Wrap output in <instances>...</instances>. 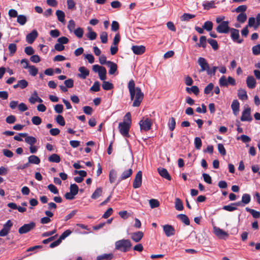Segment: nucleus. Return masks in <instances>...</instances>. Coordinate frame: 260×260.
Masks as SVG:
<instances>
[{
    "mask_svg": "<svg viewBox=\"0 0 260 260\" xmlns=\"http://www.w3.org/2000/svg\"><path fill=\"white\" fill-rule=\"evenodd\" d=\"M247 15L245 13H240L237 17V20L241 23H244V22H245V21L247 19Z\"/></svg>",
    "mask_w": 260,
    "mask_h": 260,
    "instance_id": "obj_40",
    "label": "nucleus"
},
{
    "mask_svg": "<svg viewBox=\"0 0 260 260\" xmlns=\"http://www.w3.org/2000/svg\"><path fill=\"white\" fill-rule=\"evenodd\" d=\"M196 17L195 15L189 13H184L180 17L181 21H188Z\"/></svg>",
    "mask_w": 260,
    "mask_h": 260,
    "instance_id": "obj_36",
    "label": "nucleus"
},
{
    "mask_svg": "<svg viewBox=\"0 0 260 260\" xmlns=\"http://www.w3.org/2000/svg\"><path fill=\"white\" fill-rule=\"evenodd\" d=\"M87 29L89 30V32L86 34L87 38L90 40H95L97 37L96 33L92 31L90 27H88Z\"/></svg>",
    "mask_w": 260,
    "mask_h": 260,
    "instance_id": "obj_34",
    "label": "nucleus"
},
{
    "mask_svg": "<svg viewBox=\"0 0 260 260\" xmlns=\"http://www.w3.org/2000/svg\"><path fill=\"white\" fill-rule=\"evenodd\" d=\"M251 201V197L249 194L244 193L242 195L241 201L232 203V205L235 206H244L245 205L248 204Z\"/></svg>",
    "mask_w": 260,
    "mask_h": 260,
    "instance_id": "obj_8",
    "label": "nucleus"
},
{
    "mask_svg": "<svg viewBox=\"0 0 260 260\" xmlns=\"http://www.w3.org/2000/svg\"><path fill=\"white\" fill-rule=\"evenodd\" d=\"M68 29L69 30V31L70 32H72L73 31V30H75V21L71 19L70 20L69 22H68Z\"/></svg>",
    "mask_w": 260,
    "mask_h": 260,
    "instance_id": "obj_62",
    "label": "nucleus"
},
{
    "mask_svg": "<svg viewBox=\"0 0 260 260\" xmlns=\"http://www.w3.org/2000/svg\"><path fill=\"white\" fill-rule=\"evenodd\" d=\"M19 135L21 136V137L25 138V142L30 145H33L37 142V139L35 137L28 136L27 133H19Z\"/></svg>",
    "mask_w": 260,
    "mask_h": 260,
    "instance_id": "obj_14",
    "label": "nucleus"
},
{
    "mask_svg": "<svg viewBox=\"0 0 260 260\" xmlns=\"http://www.w3.org/2000/svg\"><path fill=\"white\" fill-rule=\"evenodd\" d=\"M35 227L36 223L31 221L21 226L18 230V232L20 234H26L34 229Z\"/></svg>",
    "mask_w": 260,
    "mask_h": 260,
    "instance_id": "obj_6",
    "label": "nucleus"
},
{
    "mask_svg": "<svg viewBox=\"0 0 260 260\" xmlns=\"http://www.w3.org/2000/svg\"><path fill=\"white\" fill-rule=\"evenodd\" d=\"M240 103L237 100H233L231 104V108L235 115H237L239 111Z\"/></svg>",
    "mask_w": 260,
    "mask_h": 260,
    "instance_id": "obj_21",
    "label": "nucleus"
},
{
    "mask_svg": "<svg viewBox=\"0 0 260 260\" xmlns=\"http://www.w3.org/2000/svg\"><path fill=\"white\" fill-rule=\"evenodd\" d=\"M107 66L110 68L109 74L110 75H113L117 70V64L111 61H108Z\"/></svg>",
    "mask_w": 260,
    "mask_h": 260,
    "instance_id": "obj_22",
    "label": "nucleus"
},
{
    "mask_svg": "<svg viewBox=\"0 0 260 260\" xmlns=\"http://www.w3.org/2000/svg\"><path fill=\"white\" fill-rule=\"evenodd\" d=\"M34 95H35V97H34L33 96H31L29 98V100H28L29 102L31 104H35L36 102H39V103H42L43 102V100L40 98H39L38 96V93H37V91H35L34 92Z\"/></svg>",
    "mask_w": 260,
    "mask_h": 260,
    "instance_id": "obj_28",
    "label": "nucleus"
},
{
    "mask_svg": "<svg viewBox=\"0 0 260 260\" xmlns=\"http://www.w3.org/2000/svg\"><path fill=\"white\" fill-rule=\"evenodd\" d=\"M103 189L101 187L97 188L93 193L92 194L91 198L93 200H95L102 195Z\"/></svg>",
    "mask_w": 260,
    "mask_h": 260,
    "instance_id": "obj_31",
    "label": "nucleus"
},
{
    "mask_svg": "<svg viewBox=\"0 0 260 260\" xmlns=\"http://www.w3.org/2000/svg\"><path fill=\"white\" fill-rule=\"evenodd\" d=\"M74 34L76 37L79 38H81L83 37L84 30L81 27H78L74 30Z\"/></svg>",
    "mask_w": 260,
    "mask_h": 260,
    "instance_id": "obj_51",
    "label": "nucleus"
},
{
    "mask_svg": "<svg viewBox=\"0 0 260 260\" xmlns=\"http://www.w3.org/2000/svg\"><path fill=\"white\" fill-rule=\"evenodd\" d=\"M240 119L242 121L250 122L252 120V118L251 116L250 108L248 107L243 110Z\"/></svg>",
    "mask_w": 260,
    "mask_h": 260,
    "instance_id": "obj_11",
    "label": "nucleus"
},
{
    "mask_svg": "<svg viewBox=\"0 0 260 260\" xmlns=\"http://www.w3.org/2000/svg\"><path fill=\"white\" fill-rule=\"evenodd\" d=\"M38 36V32L36 29L32 30L31 32L27 35L26 37V42L30 44L33 43Z\"/></svg>",
    "mask_w": 260,
    "mask_h": 260,
    "instance_id": "obj_13",
    "label": "nucleus"
},
{
    "mask_svg": "<svg viewBox=\"0 0 260 260\" xmlns=\"http://www.w3.org/2000/svg\"><path fill=\"white\" fill-rule=\"evenodd\" d=\"M18 83L19 87L22 89L26 88L28 84V82L24 79L19 80Z\"/></svg>",
    "mask_w": 260,
    "mask_h": 260,
    "instance_id": "obj_58",
    "label": "nucleus"
},
{
    "mask_svg": "<svg viewBox=\"0 0 260 260\" xmlns=\"http://www.w3.org/2000/svg\"><path fill=\"white\" fill-rule=\"evenodd\" d=\"M28 162L35 165H38L40 163V159L36 155H32L28 157Z\"/></svg>",
    "mask_w": 260,
    "mask_h": 260,
    "instance_id": "obj_25",
    "label": "nucleus"
},
{
    "mask_svg": "<svg viewBox=\"0 0 260 260\" xmlns=\"http://www.w3.org/2000/svg\"><path fill=\"white\" fill-rule=\"evenodd\" d=\"M252 53L254 55L260 54V44L255 45L252 48Z\"/></svg>",
    "mask_w": 260,
    "mask_h": 260,
    "instance_id": "obj_60",
    "label": "nucleus"
},
{
    "mask_svg": "<svg viewBox=\"0 0 260 260\" xmlns=\"http://www.w3.org/2000/svg\"><path fill=\"white\" fill-rule=\"evenodd\" d=\"M168 125L171 131L174 130L176 126V120L174 117H171L169 119Z\"/></svg>",
    "mask_w": 260,
    "mask_h": 260,
    "instance_id": "obj_38",
    "label": "nucleus"
},
{
    "mask_svg": "<svg viewBox=\"0 0 260 260\" xmlns=\"http://www.w3.org/2000/svg\"><path fill=\"white\" fill-rule=\"evenodd\" d=\"M231 29L229 21H222L216 28V31L220 34H228Z\"/></svg>",
    "mask_w": 260,
    "mask_h": 260,
    "instance_id": "obj_5",
    "label": "nucleus"
},
{
    "mask_svg": "<svg viewBox=\"0 0 260 260\" xmlns=\"http://www.w3.org/2000/svg\"><path fill=\"white\" fill-rule=\"evenodd\" d=\"M116 172L114 170H112L109 173V181L111 183H113L116 178Z\"/></svg>",
    "mask_w": 260,
    "mask_h": 260,
    "instance_id": "obj_52",
    "label": "nucleus"
},
{
    "mask_svg": "<svg viewBox=\"0 0 260 260\" xmlns=\"http://www.w3.org/2000/svg\"><path fill=\"white\" fill-rule=\"evenodd\" d=\"M28 69L29 74L32 76H35L38 73V69L34 66H29Z\"/></svg>",
    "mask_w": 260,
    "mask_h": 260,
    "instance_id": "obj_45",
    "label": "nucleus"
},
{
    "mask_svg": "<svg viewBox=\"0 0 260 260\" xmlns=\"http://www.w3.org/2000/svg\"><path fill=\"white\" fill-rule=\"evenodd\" d=\"M144 234L141 231L133 233L131 235L132 239L135 242H139L143 237Z\"/></svg>",
    "mask_w": 260,
    "mask_h": 260,
    "instance_id": "obj_19",
    "label": "nucleus"
},
{
    "mask_svg": "<svg viewBox=\"0 0 260 260\" xmlns=\"http://www.w3.org/2000/svg\"><path fill=\"white\" fill-rule=\"evenodd\" d=\"M230 31L231 32V37L232 40L238 44H241L243 42V39H240L239 30L236 28H231Z\"/></svg>",
    "mask_w": 260,
    "mask_h": 260,
    "instance_id": "obj_7",
    "label": "nucleus"
},
{
    "mask_svg": "<svg viewBox=\"0 0 260 260\" xmlns=\"http://www.w3.org/2000/svg\"><path fill=\"white\" fill-rule=\"evenodd\" d=\"M132 246L131 242L128 239H122L115 242V249L123 252L128 251Z\"/></svg>",
    "mask_w": 260,
    "mask_h": 260,
    "instance_id": "obj_1",
    "label": "nucleus"
},
{
    "mask_svg": "<svg viewBox=\"0 0 260 260\" xmlns=\"http://www.w3.org/2000/svg\"><path fill=\"white\" fill-rule=\"evenodd\" d=\"M194 147L196 149L199 150L201 149L202 145V140L199 137H196L194 138Z\"/></svg>",
    "mask_w": 260,
    "mask_h": 260,
    "instance_id": "obj_50",
    "label": "nucleus"
},
{
    "mask_svg": "<svg viewBox=\"0 0 260 260\" xmlns=\"http://www.w3.org/2000/svg\"><path fill=\"white\" fill-rule=\"evenodd\" d=\"M48 189L54 194H58L59 191L57 187L53 184H50L48 186Z\"/></svg>",
    "mask_w": 260,
    "mask_h": 260,
    "instance_id": "obj_61",
    "label": "nucleus"
},
{
    "mask_svg": "<svg viewBox=\"0 0 260 260\" xmlns=\"http://www.w3.org/2000/svg\"><path fill=\"white\" fill-rule=\"evenodd\" d=\"M128 88L131 100L133 101L135 92L136 90V87H135V83L133 80H131L129 81L128 83Z\"/></svg>",
    "mask_w": 260,
    "mask_h": 260,
    "instance_id": "obj_15",
    "label": "nucleus"
},
{
    "mask_svg": "<svg viewBox=\"0 0 260 260\" xmlns=\"http://www.w3.org/2000/svg\"><path fill=\"white\" fill-rule=\"evenodd\" d=\"M56 122L61 126H64L66 124L63 117L61 115H58L55 118Z\"/></svg>",
    "mask_w": 260,
    "mask_h": 260,
    "instance_id": "obj_47",
    "label": "nucleus"
},
{
    "mask_svg": "<svg viewBox=\"0 0 260 260\" xmlns=\"http://www.w3.org/2000/svg\"><path fill=\"white\" fill-rule=\"evenodd\" d=\"M133 174V170L132 169H129L127 170L124 171L120 177V180H125Z\"/></svg>",
    "mask_w": 260,
    "mask_h": 260,
    "instance_id": "obj_30",
    "label": "nucleus"
},
{
    "mask_svg": "<svg viewBox=\"0 0 260 260\" xmlns=\"http://www.w3.org/2000/svg\"><path fill=\"white\" fill-rule=\"evenodd\" d=\"M245 210L247 212H249L252 216V217L254 218H260V212L259 211H256L254 209H252L249 208V207H246Z\"/></svg>",
    "mask_w": 260,
    "mask_h": 260,
    "instance_id": "obj_32",
    "label": "nucleus"
},
{
    "mask_svg": "<svg viewBox=\"0 0 260 260\" xmlns=\"http://www.w3.org/2000/svg\"><path fill=\"white\" fill-rule=\"evenodd\" d=\"M203 28H204V29L208 31H211L213 28L212 22L210 21H206L203 25Z\"/></svg>",
    "mask_w": 260,
    "mask_h": 260,
    "instance_id": "obj_44",
    "label": "nucleus"
},
{
    "mask_svg": "<svg viewBox=\"0 0 260 260\" xmlns=\"http://www.w3.org/2000/svg\"><path fill=\"white\" fill-rule=\"evenodd\" d=\"M149 202L151 208H157L159 206V202L156 199H150Z\"/></svg>",
    "mask_w": 260,
    "mask_h": 260,
    "instance_id": "obj_54",
    "label": "nucleus"
},
{
    "mask_svg": "<svg viewBox=\"0 0 260 260\" xmlns=\"http://www.w3.org/2000/svg\"><path fill=\"white\" fill-rule=\"evenodd\" d=\"M246 84L247 87L250 89L255 88L256 82L254 78L252 76H248L246 79Z\"/></svg>",
    "mask_w": 260,
    "mask_h": 260,
    "instance_id": "obj_18",
    "label": "nucleus"
},
{
    "mask_svg": "<svg viewBox=\"0 0 260 260\" xmlns=\"http://www.w3.org/2000/svg\"><path fill=\"white\" fill-rule=\"evenodd\" d=\"M217 148L219 152L222 156H224L226 155V152L225 149L223 144L219 143L217 145Z\"/></svg>",
    "mask_w": 260,
    "mask_h": 260,
    "instance_id": "obj_57",
    "label": "nucleus"
},
{
    "mask_svg": "<svg viewBox=\"0 0 260 260\" xmlns=\"http://www.w3.org/2000/svg\"><path fill=\"white\" fill-rule=\"evenodd\" d=\"M72 233V231L70 230H67L65 231L59 237V239L60 240L61 242L62 240H64L66 238L69 236Z\"/></svg>",
    "mask_w": 260,
    "mask_h": 260,
    "instance_id": "obj_64",
    "label": "nucleus"
},
{
    "mask_svg": "<svg viewBox=\"0 0 260 260\" xmlns=\"http://www.w3.org/2000/svg\"><path fill=\"white\" fill-rule=\"evenodd\" d=\"M142 172L141 171H139L137 172L133 183V187L134 188H139L142 185Z\"/></svg>",
    "mask_w": 260,
    "mask_h": 260,
    "instance_id": "obj_10",
    "label": "nucleus"
},
{
    "mask_svg": "<svg viewBox=\"0 0 260 260\" xmlns=\"http://www.w3.org/2000/svg\"><path fill=\"white\" fill-rule=\"evenodd\" d=\"M219 84L221 87H227L228 85V79H226L225 76H222L220 77L219 80Z\"/></svg>",
    "mask_w": 260,
    "mask_h": 260,
    "instance_id": "obj_46",
    "label": "nucleus"
},
{
    "mask_svg": "<svg viewBox=\"0 0 260 260\" xmlns=\"http://www.w3.org/2000/svg\"><path fill=\"white\" fill-rule=\"evenodd\" d=\"M186 90L188 93L192 92L195 95H198L199 93V89L197 86H192L191 87H186Z\"/></svg>",
    "mask_w": 260,
    "mask_h": 260,
    "instance_id": "obj_42",
    "label": "nucleus"
},
{
    "mask_svg": "<svg viewBox=\"0 0 260 260\" xmlns=\"http://www.w3.org/2000/svg\"><path fill=\"white\" fill-rule=\"evenodd\" d=\"M70 192L73 193V195H76L78 194L79 191V187L76 184H71L70 187Z\"/></svg>",
    "mask_w": 260,
    "mask_h": 260,
    "instance_id": "obj_48",
    "label": "nucleus"
},
{
    "mask_svg": "<svg viewBox=\"0 0 260 260\" xmlns=\"http://www.w3.org/2000/svg\"><path fill=\"white\" fill-rule=\"evenodd\" d=\"M99 78L101 80H105L106 79V69L105 67L103 68L100 72H99Z\"/></svg>",
    "mask_w": 260,
    "mask_h": 260,
    "instance_id": "obj_53",
    "label": "nucleus"
},
{
    "mask_svg": "<svg viewBox=\"0 0 260 260\" xmlns=\"http://www.w3.org/2000/svg\"><path fill=\"white\" fill-rule=\"evenodd\" d=\"M214 231L215 234L219 238H222L224 236H228L227 233L220 229L219 228L214 227Z\"/></svg>",
    "mask_w": 260,
    "mask_h": 260,
    "instance_id": "obj_23",
    "label": "nucleus"
},
{
    "mask_svg": "<svg viewBox=\"0 0 260 260\" xmlns=\"http://www.w3.org/2000/svg\"><path fill=\"white\" fill-rule=\"evenodd\" d=\"M48 161L51 162L58 163L60 161V157L57 154L53 153L48 158Z\"/></svg>",
    "mask_w": 260,
    "mask_h": 260,
    "instance_id": "obj_29",
    "label": "nucleus"
},
{
    "mask_svg": "<svg viewBox=\"0 0 260 260\" xmlns=\"http://www.w3.org/2000/svg\"><path fill=\"white\" fill-rule=\"evenodd\" d=\"M8 49L11 55H13L16 51L17 46L14 43H11L9 45Z\"/></svg>",
    "mask_w": 260,
    "mask_h": 260,
    "instance_id": "obj_56",
    "label": "nucleus"
},
{
    "mask_svg": "<svg viewBox=\"0 0 260 260\" xmlns=\"http://www.w3.org/2000/svg\"><path fill=\"white\" fill-rule=\"evenodd\" d=\"M207 42L212 46L213 50H217L218 49V44L216 40L209 39H208Z\"/></svg>",
    "mask_w": 260,
    "mask_h": 260,
    "instance_id": "obj_41",
    "label": "nucleus"
},
{
    "mask_svg": "<svg viewBox=\"0 0 260 260\" xmlns=\"http://www.w3.org/2000/svg\"><path fill=\"white\" fill-rule=\"evenodd\" d=\"M131 124L126 123L125 121L120 122L119 123V129L120 133L125 137L128 138L129 137V131Z\"/></svg>",
    "mask_w": 260,
    "mask_h": 260,
    "instance_id": "obj_4",
    "label": "nucleus"
},
{
    "mask_svg": "<svg viewBox=\"0 0 260 260\" xmlns=\"http://www.w3.org/2000/svg\"><path fill=\"white\" fill-rule=\"evenodd\" d=\"M238 96L241 100L245 101L248 99L246 91L243 89H239L238 91Z\"/></svg>",
    "mask_w": 260,
    "mask_h": 260,
    "instance_id": "obj_24",
    "label": "nucleus"
},
{
    "mask_svg": "<svg viewBox=\"0 0 260 260\" xmlns=\"http://www.w3.org/2000/svg\"><path fill=\"white\" fill-rule=\"evenodd\" d=\"M163 231L167 237H171L175 234L174 228L170 224H165L163 226Z\"/></svg>",
    "mask_w": 260,
    "mask_h": 260,
    "instance_id": "obj_12",
    "label": "nucleus"
},
{
    "mask_svg": "<svg viewBox=\"0 0 260 260\" xmlns=\"http://www.w3.org/2000/svg\"><path fill=\"white\" fill-rule=\"evenodd\" d=\"M157 171L159 175L162 177L167 179L168 180H171V177L167 169L162 168H159L157 169Z\"/></svg>",
    "mask_w": 260,
    "mask_h": 260,
    "instance_id": "obj_17",
    "label": "nucleus"
},
{
    "mask_svg": "<svg viewBox=\"0 0 260 260\" xmlns=\"http://www.w3.org/2000/svg\"><path fill=\"white\" fill-rule=\"evenodd\" d=\"M31 121L35 125H38L42 123V119L37 116H35L32 117Z\"/></svg>",
    "mask_w": 260,
    "mask_h": 260,
    "instance_id": "obj_59",
    "label": "nucleus"
},
{
    "mask_svg": "<svg viewBox=\"0 0 260 260\" xmlns=\"http://www.w3.org/2000/svg\"><path fill=\"white\" fill-rule=\"evenodd\" d=\"M90 90L94 92H97L100 90V83L96 81L94 82L93 85L90 87Z\"/></svg>",
    "mask_w": 260,
    "mask_h": 260,
    "instance_id": "obj_49",
    "label": "nucleus"
},
{
    "mask_svg": "<svg viewBox=\"0 0 260 260\" xmlns=\"http://www.w3.org/2000/svg\"><path fill=\"white\" fill-rule=\"evenodd\" d=\"M175 207L178 211H181L183 209V203L179 198H176L175 202Z\"/></svg>",
    "mask_w": 260,
    "mask_h": 260,
    "instance_id": "obj_35",
    "label": "nucleus"
},
{
    "mask_svg": "<svg viewBox=\"0 0 260 260\" xmlns=\"http://www.w3.org/2000/svg\"><path fill=\"white\" fill-rule=\"evenodd\" d=\"M214 84L212 83H210L207 86L204 88V93L206 94H208L211 92L212 90L213 89Z\"/></svg>",
    "mask_w": 260,
    "mask_h": 260,
    "instance_id": "obj_55",
    "label": "nucleus"
},
{
    "mask_svg": "<svg viewBox=\"0 0 260 260\" xmlns=\"http://www.w3.org/2000/svg\"><path fill=\"white\" fill-rule=\"evenodd\" d=\"M114 87L113 84L108 81L104 80L102 84V88L105 90H109L113 89Z\"/></svg>",
    "mask_w": 260,
    "mask_h": 260,
    "instance_id": "obj_39",
    "label": "nucleus"
},
{
    "mask_svg": "<svg viewBox=\"0 0 260 260\" xmlns=\"http://www.w3.org/2000/svg\"><path fill=\"white\" fill-rule=\"evenodd\" d=\"M132 50L134 54L137 55H141L145 52V47L143 45H134L132 47Z\"/></svg>",
    "mask_w": 260,
    "mask_h": 260,
    "instance_id": "obj_16",
    "label": "nucleus"
},
{
    "mask_svg": "<svg viewBox=\"0 0 260 260\" xmlns=\"http://www.w3.org/2000/svg\"><path fill=\"white\" fill-rule=\"evenodd\" d=\"M139 124L141 131L147 132L151 129L152 125V122L151 120L148 118L145 119L143 118V119L139 121Z\"/></svg>",
    "mask_w": 260,
    "mask_h": 260,
    "instance_id": "obj_3",
    "label": "nucleus"
},
{
    "mask_svg": "<svg viewBox=\"0 0 260 260\" xmlns=\"http://www.w3.org/2000/svg\"><path fill=\"white\" fill-rule=\"evenodd\" d=\"M144 98V93L142 92L141 89L139 87H136V90L133 98V107H139Z\"/></svg>",
    "mask_w": 260,
    "mask_h": 260,
    "instance_id": "obj_2",
    "label": "nucleus"
},
{
    "mask_svg": "<svg viewBox=\"0 0 260 260\" xmlns=\"http://www.w3.org/2000/svg\"><path fill=\"white\" fill-rule=\"evenodd\" d=\"M113 257L112 253L104 254L99 255L96 257V260H111Z\"/></svg>",
    "mask_w": 260,
    "mask_h": 260,
    "instance_id": "obj_33",
    "label": "nucleus"
},
{
    "mask_svg": "<svg viewBox=\"0 0 260 260\" xmlns=\"http://www.w3.org/2000/svg\"><path fill=\"white\" fill-rule=\"evenodd\" d=\"M198 63L201 67L199 72H203L206 71L207 73L210 67L206 59L204 57H200L198 59Z\"/></svg>",
    "mask_w": 260,
    "mask_h": 260,
    "instance_id": "obj_9",
    "label": "nucleus"
},
{
    "mask_svg": "<svg viewBox=\"0 0 260 260\" xmlns=\"http://www.w3.org/2000/svg\"><path fill=\"white\" fill-rule=\"evenodd\" d=\"M56 15L59 21L61 22L64 21L65 14L62 11L59 10H57L56 11Z\"/></svg>",
    "mask_w": 260,
    "mask_h": 260,
    "instance_id": "obj_37",
    "label": "nucleus"
},
{
    "mask_svg": "<svg viewBox=\"0 0 260 260\" xmlns=\"http://www.w3.org/2000/svg\"><path fill=\"white\" fill-rule=\"evenodd\" d=\"M27 21L26 17L23 15H19L17 16V22L21 25H24Z\"/></svg>",
    "mask_w": 260,
    "mask_h": 260,
    "instance_id": "obj_43",
    "label": "nucleus"
},
{
    "mask_svg": "<svg viewBox=\"0 0 260 260\" xmlns=\"http://www.w3.org/2000/svg\"><path fill=\"white\" fill-rule=\"evenodd\" d=\"M207 45V39L205 36H202L200 38V42L197 43L196 46L198 47H202L205 48Z\"/></svg>",
    "mask_w": 260,
    "mask_h": 260,
    "instance_id": "obj_27",
    "label": "nucleus"
},
{
    "mask_svg": "<svg viewBox=\"0 0 260 260\" xmlns=\"http://www.w3.org/2000/svg\"><path fill=\"white\" fill-rule=\"evenodd\" d=\"M79 71L80 74H78V77L82 79H85L89 74V71L85 67H81L79 68Z\"/></svg>",
    "mask_w": 260,
    "mask_h": 260,
    "instance_id": "obj_20",
    "label": "nucleus"
},
{
    "mask_svg": "<svg viewBox=\"0 0 260 260\" xmlns=\"http://www.w3.org/2000/svg\"><path fill=\"white\" fill-rule=\"evenodd\" d=\"M177 218L186 225L190 224V220L187 215L183 214H180L177 215Z\"/></svg>",
    "mask_w": 260,
    "mask_h": 260,
    "instance_id": "obj_26",
    "label": "nucleus"
},
{
    "mask_svg": "<svg viewBox=\"0 0 260 260\" xmlns=\"http://www.w3.org/2000/svg\"><path fill=\"white\" fill-rule=\"evenodd\" d=\"M100 39L102 43L105 44L108 41V34L106 32L103 31L100 35Z\"/></svg>",
    "mask_w": 260,
    "mask_h": 260,
    "instance_id": "obj_63",
    "label": "nucleus"
}]
</instances>
